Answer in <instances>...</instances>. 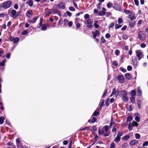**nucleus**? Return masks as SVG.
Segmentation results:
<instances>
[{
  "label": "nucleus",
  "instance_id": "nucleus-1",
  "mask_svg": "<svg viewBox=\"0 0 148 148\" xmlns=\"http://www.w3.org/2000/svg\"><path fill=\"white\" fill-rule=\"evenodd\" d=\"M12 3V2L11 1H5L2 3L1 6L4 9H7L10 7Z\"/></svg>",
  "mask_w": 148,
  "mask_h": 148
},
{
  "label": "nucleus",
  "instance_id": "nucleus-2",
  "mask_svg": "<svg viewBox=\"0 0 148 148\" xmlns=\"http://www.w3.org/2000/svg\"><path fill=\"white\" fill-rule=\"evenodd\" d=\"M138 124L135 121L132 122V123H130L128 125V129L129 131L132 130V127L134 126L138 127Z\"/></svg>",
  "mask_w": 148,
  "mask_h": 148
},
{
  "label": "nucleus",
  "instance_id": "nucleus-3",
  "mask_svg": "<svg viewBox=\"0 0 148 148\" xmlns=\"http://www.w3.org/2000/svg\"><path fill=\"white\" fill-rule=\"evenodd\" d=\"M136 56L139 60L143 57V51L140 50H138L136 51Z\"/></svg>",
  "mask_w": 148,
  "mask_h": 148
},
{
  "label": "nucleus",
  "instance_id": "nucleus-4",
  "mask_svg": "<svg viewBox=\"0 0 148 148\" xmlns=\"http://www.w3.org/2000/svg\"><path fill=\"white\" fill-rule=\"evenodd\" d=\"M53 12L58 14L60 16L61 15V14L60 12V11L57 9L54 8L52 9L49 10V12L51 13Z\"/></svg>",
  "mask_w": 148,
  "mask_h": 148
},
{
  "label": "nucleus",
  "instance_id": "nucleus-5",
  "mask_svg": "<svg viewBox=\"0 0 148 148\" xmlns=\"http://www.w3.org/2000/svg\"><path fill=\"white\" fill-rule=\"evenodd\" d=\"M112 7L114 10L116 11H120L121 10V8L120 6L116 3H114Z\"/></svg>",
  "mask_w": 148,
  "mask_h": 148
},
{
  "label": "nucleus",
  "instance_id": "nucleus-6",
  "mask_svg": "<svg viewBox=\"0 0 148 148\" xmlns=\"http://www.w3.org/2000/svg\"><path fill=\"white\" fill-rule=\"evenodd\" d=\"M57 7L60 9H64L65 8V4L64 2H61L57 5Z\"/></svg>",
  "mask_w": 148,
  "mask_h": 148
},
{
  "label": "nucleus",
  "instance_id": "nucleus-7",
  "mask_svg": "<svg viewBox=\"0 0 148 148\" xmlns=\"http://www.w3.org/2000/svg\"><path fill=\"white\" fill-rule=\"evenodd\" d=\"M138 37L141 40H144L146 38L145 34L142 32L140 31L138 33Z\"/></svg>",
  "mask_w": 148,
  "mask_h": 148
},
{
  "label": "nucleus",
  "instance_id": "nucleus-8",
  "mask_svg": "<svg viewBox=\"0 0 148 148\" xmlns=\"http://www.w3.org/2000/svg\"><path fill=\"white\" fill-rule=\"evenodd\" d=\"M118 94L119 95V96L122 97L124 96H125L127 95V91L125 90H123L119 91Z\"/></svg>",
  "mask_w": 148,
  "mask_h": 148
},
{
  "label": "nucleus",
  "instance_id": "nucleus-9",
  "mask_svg": "<svg viewBox=\"0 0 148 148\" xmlns=\"http://www.w3.org/2000/svg\"><path fill=\"white\" fill-rule=\"evenodd\" d=\"M92 33L93 35V38L94 39H95L97 36H98L100 34V32L97 30L95 32L92 31Z\"/></svg>",
  "mask_w": 148,
  "mask_h": 148
},
{
  "label": "nucleus",
  "instance_id": "nucleus-10",
  "mask_svg": "<svg viewBox=\"0 0 148 148\" xmlns=\"http://www.w3.org/2000/svg\"><path fill=\"white\" fill-rule=\"evenodd\" d=\"M102 11H100L99 12L98 14L99 16H102L105 14V12L106 10L104 8H103L102 9Z\"/></svg>",
  "mask_w": 148,
  "mask_h": 148
},
{
  "label": "nucleus",
  "instance_id": "nucleus-11",
  "mask_svg": "<svg viewBox=\"0 0 148 148\" xmlns=\"http://www.w3.org/2000/svg\"><path fill=\"white\" fill-rule=\"evenodd\" d=\"M124 78L123 75H120L118 77V79L119 81V82L121 83H122L124 82Z\"/></svg>",
  "mask_w": 148,
  "mask_h": 148
},
{
  "label": "nucleus",
  "instance_id": "nucleus-12",
  "mask_svg": "<svg viewBox=\"0 0 148 148\" xmlns=\"http://www.w3.org/2000/svg\"><path fill=\"white\" fill-rule=\"evenodd\" d=\"M128 18H130L131 20H133L136 19V17L135 16V14L134 13H131L129 15Z\"/></svg>",
  "mask_w": 148,
  "mask_h": 148
},
{
  "label": "nucleus",
  "instance_id": "nucleus-13",
  "mask_svg": "<svg viewBox=\"0 0 148 148\" xmlns=\"http://www.w3.org/2000/svg\"><path fill=\"white\" fill-rule=\"evenodd\" d=\"M138 143V141L136 140H132L130 143V145H134L136 144H137Z\"/></svg>",
  "mask_w": 148,
  "mask_h": 148
},
{
  "label": "nucleus",
  "instance_id": "nucleus-14",
  "mask_svg": "<svg viewBox=\"0 0 148 148\" xmlns=\"http://www.w3.org/2000/svg\"><path fill=\"white\" fill-rule=\"evenodd\" d=\"M33 12L31 10L28 11L26 13V15L28 17H30L32 15Z\"/></svg>",
  "mask_w": 148,
  "mask_h": 148
},
{
  "label": "nucleus",
  "instance_id": "nucleus-15",
  "mask_svg": "<svg viewBox=\"0 0 148 148\" xmlns=\"http://www.w3.org/2000/svg\"><path fill=\"white\" fill-rule=\"evenodd\" d=\"M11 13L13 18H15L16 16V11L14 10H12L11 11Z\"/></svg>",
  "mask_w": 148,
  "mask_h": 148
},
{
  "label": "nucleus",
  "instance_id": "nucleus-16",
  "mask_svg": "<svg viewBox=\"0 0 148 148\" xmlns=\"http://www.w3.org/2000/svg\"><path fill=\"white\" fill-rule=\"evenodd\" d=\"M129 135H127L122 138V139L124 140H127L130 138Z\"/></svg>",
  "mask_w": 148,
  "mask_h": 148
},
{
  "label": "nucleus",
  "instance_id": "nucleus-17",
  "mask_svg": "<svg viewBox=\"0 0 148 148\" xmlns=\"http://www.w3.org/2000/svg\"><path fill=\"white\" fill-rule=\"evenodd\" d=\"M26 3H27L30 7H32L33 5V2L32 0H28Z\"/></svg>",
  "mask_w": 148,
  "mask_h": 148
},
{
  "label": "nucleus",
  "instance_id": "nucleus-18",
  "mask_svg": "<svg viewBox=\"0 0 148 148\" xmlns=\"http://www.w3.org/2000/svg\"><path fill=\"white\" fill-rule=\"evenodd\" d=\"M125 76L126 78L129 79H130L131 78L130 74L128 73H126L125 75Z\"/></svg>",
  "mask_w": 148,
  "mask_h": 148
},
{
  "label": "nucleus",
  "instance_id": "nucleus-19",
  "mask_svg": "<svg viewBox=\"0 0 148 148\" xmlns=\"http://www.w3.org/2000/svg\"><path fill=\"white\" fill-rule=\"evenodd\" d=\"M122 99L124 102H127L128 100V98L127 97V95L123 97H122Z\"/></svg>",
  "mask_w": 148,
  "mask_h": 148
},
{
  "label": "nucleus",
  "instance_id": "nucleus-20",
  "mask_svg": "<svg viewBox=\"0 0 148 148\" xmlns=\"http://www.w3.org/2000/svg\"><path fill=\"white\" fill-rule=\"evenodd\" d=\"M37 17L34 18L32 20H30L28 22L29 23H34L36 22V21L37 20Z\"/></svg>",
  "mask_w": 148,
  "mask_h": 148
},
{
  "label": "nucleus",
  "instance_id": "nucleus-21",
  "mask_svg": "<svg viewBox=\"0 0 148 148\" xmlns=\"http://www.w3.org/2000/svg\"><path fill=\"white\" fill-rule=\"evenodd\" d=\"M121 139V137L116 136V138L114 139V141L116 143L120 141Z\"/></svg>",
  "mask_w": 148,
  "mask_h": 148
},
{
  "label": "nucleus",
  "instance_id": "nucleus-22",
  "mask_svg": "<svg viewBox=\"0 0 148 148\" xmlns=\"http://www.w3.org/2000/svg\"><path fill=\"white\" fill-rule=\"evenodd\" d=\"M16 141L17 143V147L20 148H23V147H22L19 146V144L20 143V140L18 138H17L16 140Z\"/></svg>",
  "mask_w": 148,
  "mask_h": 148
},
{
  "label": "nucleus",
  "instance_id": "nucleus-23",
  "mask_svg": "<svg viewBox=\"0 0 148 148\" xmlns=\"http://www.w3.org/2000/svg\"><path fill=\"white\" fill-rule=\"evenodd\" d=\"M136 91L135 90H133L131 91V97H134L136 95Z\"/></svg>",
  "mask_w": 148,
  "mask_h": 148
},
{
  "label": "nucleus",
  "instance_id": "nucleus-24",
  "mask_svg": "<svg viewBox=\"0 0 148 148\" xmlns=\"http://www.w3.org/2000/svg\"><path fill=\"white\" fill-rule=\"evenodd\" d=\"M138 93L139 96H140L142 95V91L140 87L138 88Z\"/></svg>",
  "mask_w": 148,
  "mask_h": 148
},
{
  "label": "nucleus",
  "instance_id": "nucleus-25",
  "mask_svg": "<svg viewBox=\"0 0 148 148\" xmlns=\"http://www.w3.org/2000/svg\"><path fill=\"white\" fill-rule=\"evenodd\" d=\"M4 117L1 116L0 117V124H2L4 122Z\"/></svg>",
  "mask_w": 148,
  "mask_h": 148
},
{
  "label": "nucleus",
  "instance_id": "nucleus-26",
  "mask_svg": "<svg viewBox=\"0 0 148 148\" xmlns=\"http://www.w3.org/2000/svg\"><path fill=\"white\" fill-rule=\"evenodd\" d=\"M112 4L110 2L108 3L107 4V7L108 8H110L112 6Z\"/></svg>",
  "mask_w": 148,
  "mask_h": 148
},
{
  "label": "nucleus",
  "instance_id": "nucleus-27",
  "mask_svg": "<svg viewBox=\"0 0 148 148\" xmlns=\"http://www.w3.org/2000/svg\"><path fill=\"white\" fill-rule=\"evenodd\" d=\"M103 129H104L105 131L106 132L109 130V126L107 125H106L103 127Z\"/></svg>",
  "mask_w": 148,
  "mask_h": 148
},
{
  "label": "nucleus",
  "instance_id": "nucleus-28",
  "mask_svg": "<svg viewBox=\"0 0 148 148\" xmlns=\"http://www.w3.org/2000/svg\"><path fill=\"white\" fill-rule=\"evenodd\" d=\"M130 99L132 103H134L135 102V98L134 97H131L130 98Z\"/></svg>",
  "mask_w": 148,
  "mask_h": 148
},
{
  "label": "nucleus",
  "instance_id": "nucleus-29",
  "mask_svg": "<svg viewBox=\"0 0 148 148\" xmlns=\"http://www.w3.org/2000/svg\"><path fill=\"white\" fill-rule=\"evenodd\" d=\"M135 136L136 138L137 139H139L140 138V135L138 133H136L135 134Z\"/></svg>",
  "mask_w": 148,
  "mask_h": 148
},
{
  "label": "nucleus",
  "instance_id": "nucleus-30",
  "mask_svg": "<svg viewBox=\"0 0 148 148\" xmlns=\"http://www.w3.org/2000/svg\"><path fill=\"white\" fill-rule=\"evenodd\" d=\"M97 21H95L94 23V25L95 28H97L99 27V25L97 24Z\"/></svg>",
  "mask_w": 148,
  "mask_h": 148
},
{
  "label": "nucleus",
  "instance_id": "nucleus-31",
  "mask_svg": "<svg viewBox=\"0 0 148 148\" xmlns=\"http://www.w3.org/2000/svg\"><path fill=\"white\" fill-rule=\"evenodd\" d=\"M19 40V39L18 38H15L13 40V42L14 43H17Z\"/></svg>",
  "mask_w": 148,
  "mask_h": 148
},
{
  "label": "nucleus",
  "instance_id": "nucleus-32",
  "mask_svg": "<svg viewBox=\"0 0 148 148\" xmlns=\"http://www.w3.org/2000/svg\"><path fill=\"white\" fill-rule=\"evenodd\" d=\"M92 20L91 19H88L87 21V24H90L92 23Z\"/></svg>",
  "mask_w": 148,
  "mask_h": 148
},
{
  "label": "nucleus",
  "instance_id": "nucleus-33",
  "mask_svg": "<svg viewBox=\"0 0 148 148\" xmlns=\"http://www.w3.org/2000/svg\"><path fill=\"white\" fill-rule=\"evenodd\" d=\"M115 147V144L114 143H112L110 145V148H114Z\"/></svg>",
  "mask_w": 148,
  "mask_h": 148
},
{
  "label": "nucleus",
  "instance_id": "nucleus-34",
  "mask_svg": "<svg viewBox=\"0 0 148 148\" xmlns=\"http://www.w3.org/2000/svg\"><path fill=\"white\" fill-rule=\"evenodd\" d=\"M123 135V133L122 132H119L118 133L117 136L121 137Z\"/></svg>",
  "mask_w": 148,
  "mask_h": 148
},
{
  "label": "nucleus",
  "instance_id": "nucleus-35",
  "mask_svg": "<svg viewBox=\"0 0 148 148\" xmlns=\"http://www.w3.org/2000/svg\"><path fill=\"white\" fill-rule=\"evenodd\" d=\"M116 92V89L115 88H114L112 90V93H111L110 97H111L113 96Z\"/></svg>",
  "mask_w": 148,
  "mask_h": 148
},
{
  "label": "nucleus",
  "instance_id": "nucleus-36",
  "mask_svg": "<svg viewBox=\"0 0 148 148\" xmlns=\"http://www.w3.org/2000/svg\"><path fill=\"white\" fill-rule=\"evenodd\" d=\"M118 23L119 24H121L123 22V20L122 18H119L118 20Z\"/></svg>",
  "mask_w": 148,
  "mask_h": 148
},
{
  "label": "nucleus",
  "instance_id": "nucleus-37",
  "mask_svg": "<svg viewBox=\"0 0 148 148\" xmlns=\"http://www.w3.org/2000/svg\"><path fill=\"white\" fill-rule=\"evenodd\" d=\"M120 70H121L124 73H125L126 72V70L123 67H121L120 68Z\"/></svg>",
  "mask_w": 148,
  "mask_h": 148
},
{
  "label": "nucleus",
  "instance_id": "nucleus-38",
  "mask_svg": "<svg viewBox=\"0 0 148 148\" xmlns=\"http://www.w3.org/2000/svg\"><path fill=\"white\" fill-rule=\"evenodd\" d=\"M132 119V116H129L127 119V121L129 122L131 121Z\"/></svg>",
  "mask_w": 148,
  "mask_h": 148
},
{
  "label": "nucleus",
  "instance_id": "nucleus-39",
  "mask_svg": "<svg viewBox=\"0 0 148 148\" xmlns=\"http://www.w3.org/2000/svg\"><path fill=\"white\" fill-rule=\"evenodd\" d=\"M122 26V25H118V24H116L115 25V27L116 29H118L121 27Z\"/></svg>",
  "mask_w": 148,
  "mask_h": 148
},
{
  "label": "nucleus",
  "instance_id": "nucleus-40",
  "mask_svg": "<svg viewBox=\"0 0 148 148\" xmlns=\"http://www.w3.org/2000/svg\"><path fill=\"white\" fill-rule=\"evenodd\" d=\"M107 91L106 90H105L104 92L103 93V94L102 96V97L103 98L106 95L107 93Z\"/></svg>",
  "mask_w": 148,
  "mask_h": 148
},
{
  "label": "nucleus",
  "instance_id": "nucleus-41",
  "mask_svg": "<svg viewBox=\"0 0 148 148\" xmlns=\"http://www.w3.org/2000/svg\"><path fill=\"white\" fill-rule=\"evenodd\" d=\"M98 132L99 134L102 135L104 133V132L103 130L99 129L98 131Z\"/></svg>",
  "mask_w": 148,
  "mask_h": 148
},
{
  "label": "nucleus",
  "instance_id": "nucleus-42",
  "mask_svg": "<svg viewBox=\"0 0 148 148\" xmlns=\"http://www.w3.org/2000/svg\"><path fill=\"white\" fill-rule=\"evenodd\" d=\"M89 17V15L88 14H86L84 16V18L85 19L88 18Z\"/></svg>",
  "mask_w": 148,
  "mask_h": 148
},
{
  "label": "nucleus",
  "instance_id": "nucleus-43",
  "mask_svg": "<svg viewBox=\"0 0 148 148\" xmlns=\"http://www.w3.org/2000/svg\"><path fill=\"white\" fill-rule=\"evenodd\" d=\"M119 51L118 50H116L115 51V53L116 56H118L119 54Z\"/></svg>",
  "mask_w": 148,
  "mask_h": 148
},
{
  "label": "nucleus",
  "instance_id": "nucleus-44",
  "mask_svg": "<svg viewBox=\"0 0 148 148\" xmlns=\"http://www.w3.org/2000/svg\"><path fill=\"white\" fill-rule=\"evenodd\" d=\"M135 120L137 122H139L140 121V118L138 116H136L135 117Z\"/></svg>",
  "mask_w": 148,
  "mask_h": 148
},
{
  "label": "nucleus",
  "instance_id": "nucleus-45",
  "mask_svg": "<svg viewBox=\"0 0 148 148\" xmlns=\"http://www.w3.org/2000/svg\"><path fill=\"white\" fill-rule=\"evenodd\" d=\"M127 145H128L127 143H125L122 145V147L123 148H126V147H127Z\"/></svg>",
  "mask_w": 148,
  "mask_h": 148
},
{
  "label": "nucleus",
  "instance_id": "nucleus-46",
  "mask_svg": "<svg viewBox=\"0 0 148 148\" xmlns=\"http://www.w3.org/2000/svg\"><path fill=\"white\" fill-rule=\"evenodd\" d=\"M112 64L114 66H117L118 64L117 62L115 61H114L112 62Z\"/></svg>",
  "mask_w": 148,
  "mask_h": 148
},
{
  "label": "nucleus",
  "instance_id": "nucleus-47",
  "mask_svg": "<svg viewBox=\"0 0 148 148\" xmlns=\"http://www.w3.org/2000/svg\"><path fill=\"white\" fill-rule=\"evenodd\" d=\"M99 114V112L95 111L94 112L93 114L92 115V116L93 115L94 116H96L98 115Z\"/></svg>",
  "mask_w": 148,
  "mask_h": 148
},
{
  "label": "nucleus",
  "instance_id": "nucleus-48",
  "mask_svg": "<svg viewBox=\"0 0 148 148\" xmlns=\"http://www.w3.org/2000/svg\"><path fill=\"white\" fill-rule=\"evenodd\" d=\"M97 121V119L95 117H93L92 120V123L95 122Z\"/></svg>",
  "mask_w": 148,
  "mask_h": 148
},
{
  "label": "nucleus",
  "instance_id": "nucleus-49",
  "mask_svg": "<svg viewBox=\"0 0 148 148\" xmlns=\"http://www.w3.org/2000/svg\"><path fill=\"white\" fill-rule=\"evenodd\" d=\"M135 4L136 5H138L139 4V1L138 0H134Z\"/></svg>",
  "mask_w": 148,
  "mask_h": 148
},
{
  "label": "nucleus",
  "instance_id": "nucleus-50",
  "mask_svg": "<svg viewBox=\"0 0 148 148\" xmlns=\"http://www.w3.org/2000/svg\"><path fill=\"white\" fill-rule=\"evenodd\" d=\"M114 121H113L112 120L111 121V122L110 123V125H109V127H110V128H111V127H112V125H113L114 124Z\"/></svg>",
  "mask_w": 148,
  "mask_h": 148
},
{
  "label": "nucleus",
  "instance_id": "nucleus-51",
  "mask_svg": "<svg viewBox=\"0 0 148 148\" xmlns=\"http://www.w3.org/2000/svg\"><path fill=\"white\" fill-rule=\"evenodd\" d=\"M110 36L109 34L107 33L105 35V37L107 38H109Z\"/></svg>",
  "mask_w": 148,
  "mask_h": 148
},
{
  "label": "nucleus",
  "instance_id": "nucleus-52",
  "mask_svg": "<svg viewBox=\"0 0 148 148\" xmlns=\"http://www.w3.org/2000/svg\"><path fill=\"white\" fill-rule=\"evenodd\" d=\"M110 134V132H106L104 133V136H108Z\"/></svg>",
  "mask_w": 148,
  "mask_h": 148
},
{
  "label": "nucleus",
  "instance_id": "nucleus-53",
  "mask_svg": "<svg viewBox=\"0 0 148 148\" xmlns=\"http://www.w3.org/2000/svg\"><path fill=\"white\" fill-rule=\"evenodd\" d=\"M66 14L70 17L71 16V13L69 11H67L66 12Z\"/></svg>",
  "mask_w": 148,
  "mask_h": 148
},
{
  "label": "nucleus",
  "instance_id": "nucleus-54",
  "mask_svg": "<svg viewBox=\"0 0 148 148\" xmlns=\"http://www.w3.org/2000/svg\"><path fill=\"white\" fill-rule=\"evenodd\" d=\"M69 9L70 10L72 11H74L75 9L73 7L71 6L69 8Z\"/></svg>",
  "mask_w": 148,
  "mask_h": 148
},
{
  "label": "nucleus",
  "instance_id": "nucleus-55",
  "mask_svg": "<svg viewBox=\"0 0 148 148\" xmlns=\"http://www.w3.org/2000/svg\"><path fill=\"white\" fill-rule=\"evenodd\" d=\"M132 67L131 66H128L127 67V70L128 71H130L132 70Z\"/></svg>",
  "mask_w": 148,
  "mask_h": 148
},
{
  "label": "nucleus",
  "instance_id": "nucleus-56",
  "mask_svg": "<svg viewBox=\"0 0 148 148\" xmlns=\"http://www.w3.org/2000/svg\"><path fill=\"white\" fill-rule=\"evenodd\" d=\"M10 53H7L6 55V58L8 59H9L10 58Z\"/></svg>",
  "mask_w": 148,
  "mask_h": 148
},
{
  "label": "nucleus",
  "instance_id": "nucleus-57",
  "mask_svg": "<svg viewBox=\"0 0 148 148\" xmlns=\"http://www.w3.org/2000/svg\"><path fill=\"white\" fill-rule=\"evenodd\" d=\"M143 146H147L148 145V141L145 142L143 145Z\"/></svg>",
  "mask_w": 148,
  "mask_h": 148
},
{
  "label": "nucleus",
  "instance_id": "nucleus-58",
  "mask_svg": "<svg viewBox=\"0 0 148 148\" xmlns=\"http://www.w3.org/2000/svg\"><path fill=\"white\" fill-rule=\"evenodd\" d=\"M101 41L102 42V43H104L106 42V40L103 37H102L101 38Z\"/></svg>",
  "mask_w": 148,
  "mask_h": 148
},
{
  "label": "nucleus",
  "instance_id": "nucleus-59",
  "mask_svg": "<svg viewBox=\"0 0 148 148\" xmlns=\"http://www.w3.org/2000/svg\"><path fill=\"white\" fill-rule=\"evenodd\" d=\"M124 12H125V13L126 14H128L130 12H131L129 10H124Z\"/></svg>",
  "mask_w": 148,
  "mask_h": 148
},
{
  "label": "nucleus",
  "instance_id": "nucleus-60",
  "mask_svg": "<svg viewBox=\"0 0 148 148\" xmlns=\"http://www.w3.org/2000/svg\"><path fill=\"white\" fill-rule=\"evenodd\" d=\"M146 46V45L144 43H143L140 45V46L142 48H145V47Z\"/></svg>",
  "mask_w": 148,
  "mask_h": 148
},
{
  "label": "nucleus",
  "instance_id": "nucleus-61",
  "mask_svg": "<svg viewBox=\"0 0 148 148\" xmlns=\"http://www.w3.org/2000/svg\"><path fill=\"white\" fill-rule=\"evenodd\" d=\"M47 29V27L45 26H42V30H45L46 29Z\"/></svg>",
  "mask_w": 148,
  "mask_h": 148
},
{
  "label": "nucleus",
  "instance_id": "nucleus-62",
  "mask_svg": "<svg viewBox=\"0 0 148 148\" xmlns=\"http://www.w3.org/2000/svg\"><path fill=\"white\" fill-rule=\"evenodd\" d=\"M73 24V23L72 21H70L68 23V25L69 27H71Z\"/></svg>",
  "mask_w": 148,
  "mask_h": 148
},
{
  "label": "nucleus",
  "instance_id": "nucleus-63",
  "mask_svg": "<svg viewBox=\"0 0 148 148\" xmlns=\"http://www.w3.org/2000/svg\"><path fill=\"white\" fill-rule=\"evenodd\" d=\"M4 52L3 51L0 50V57H1L3 54Z\"/></svg>",
  "mask_w": 148,
  "mask_h": 148
},
{
  "label": "nucleus",
  "instance_id": "nucleus-64",
  "mask_svg": "<svg viewBox=\"0 0 148 148\" xmlns=\"http://www.w3.org/2000/svg\"><path fill=\"white\" fill-rule=\"evenodd\" d=\"M14 8L16 9H17L18 8V6L17 4H15L14 6Z\"/></svg>",
  "mask_w": 148,
  "mask_h": 148
}]
</instances>
